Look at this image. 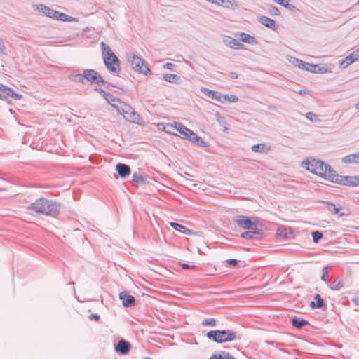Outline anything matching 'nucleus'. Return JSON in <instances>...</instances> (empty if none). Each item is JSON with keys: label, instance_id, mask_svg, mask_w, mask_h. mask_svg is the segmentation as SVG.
<instances>
[{"label": "nucleus", "instance_id": "4d7b16f0", "mask_svg": "<svg viewBox=\"0 0 359 359\" xmlns=\"http://www.w3.org/2000/svg\"><path fill=\"white\" fill-rule=\"evenodd\" d=\"M334 212L335 214H337V213L339 212V209H338L337 208H335V207H334Z\"/></svg>", "mask_w": 359, "mask_h": 359}, {"label": "nucleus", "instance_id": "a18cd8bd", "mask_svg": "<svg viewBox=\"0 0 359 359\" xmlns=\"http://www.w3.org/2000/svg\"><path fill=\"white\" fill-rule=\"evenodd\" d=\"M270 12H271V13H272L275 15H280V12L279 11V9L276 6H271V8H270Z\"/></svg>", "mask_w": 359, "mask_h": 359}, {"label": "nucleus", "instance_id": "6ab92c4d", "mask_svg": "<svg viewBox=\"0 0 359 359\" xmlns=\"http://www.w3.org/2000/svg\"><path fill=\"white\" fill-rule=\"evenodd\" d=\"M215 4L232 10H236L238 8V4L235 0H217Z\"/></svg>", "mask_w": 359, "mask_h": 359}, {"label": "nucleus", "instance_id": "2f4dec72", "mask_svg": "<svg viewBox=\"0 0 359 359\" xmlns=\"http://www.w3.org/2000/svg\"><path fill=\"white\" fill-rule=\"evenodd\" d=\"M308 324H309V323L307 320L302 319V318H294L292 320V325L294 327L298 328V329H300L301 327H302Z\"/></svg>", "mask_w": 359, "mask_h": 359}, {"label": "nucleus", "instance_id": "4be33fe9", "mask_svg": "<svg viewBox=\"0 0 359 359\" xmlns=\"http://www.w3.org/2000/svg\"><path fill=\"white\" fill-rule=\"evenodd\" d=\"M341 161L346 164H359V152L347 155Z\"/></svg>", "mask_w": 359, "mask_h": 359}, {"label": "nucleus", "instance_id": "13d9d810", "mask_svg": "<svg viewBox=\"0 0 359 359\" xmlns=\"http://www.w3.org/2000/svg\"><path fill=\"white\" fill-rule=\"evenodd\" d=\"M355 109L359 111V102L355 104Z\"/></svg>", "mask_w": 359, "mask_h": 359}, {"label": "nucleus", "instance_id": "5fc2aeb1", "mask_svg": "<svg viewBox=\"0 0 359 359\" xmlns=\"http://www.w3.org/2000/svg\"><path fill=\"white\" fill-rule=\"evenodd\" d=\"M230 77L232 79H237L238 78V74L234 72H231L230 73Z\"/></svg>", "mask_w": 359, "mask_h": 359}, {"label": "nucleus", "instance_id": "9b49d317", "mask_svg": "<svg viewBox=\"0 0 359 359\" xmlns=\"http://www.w3.org/2000/svg\"><path fill=\"white\" fill-rule=\"evenodd\" d=\"M359 60V49H357L352 53H351L348 56H346L344 60H342L340 62L341 69H345L351 64L356 62Z\"/></svg>", "mask_w": 359, "mask_h": 359}, {"label": "nucleus", "instance_id": "423d86ee", "mask_svg": "<svg viewBox=\"0 0 359 359\" xmlns=\"http://www.w3.org/2000/svg\"><path fill=\"white\" fill-rule=\"evenodd\" d=\"M233 221L241 229L252 231V232L258 230L259 222L257 218L250 219L244 215H237L233 218Z\"/></svg>", "mask_w": 359, "mask_h": 359}, {"label": "nucleus", "instance_id": "58836bf2", "mask_svg": "<svg viewBox=\"0 0 359 359\" xmlns=\"http://www.w3.org/2000/svg\"><path fill=\"white\" fill-rule=\"evenodd\" d=\"M202 325L204 326L210 325V326H215L216 325V320L214 318L210 319H205L202 322Z\"/></svg>", "mask_w": 359, "mask_h": 359}, {"label": "nucleus", "instance_id": "4c0bfd02", "mask_svg": "<svg viewBox=\"0 0 359 359\" xmlns=\"http://www.w3.org/2000/svg\"><path fill=\"white\" fill-rule=\"evenodd\" d=\"M313 242L318 243L322 238L323 234L320 231H315L312 233Z\"/></svg>", "mask_w": 359, "mask_h": 359}, {"label": "nucleus", "instance_id": "473e14b6", "mask_svg": "<svg viewBox=\"0 0 359 359\" xmlns=\"http://www.w3.org/2000/svg\"><path fill=\"white\" fill-rule=\"evenodd\" d=\"M163 79L168 83H177L180 78L173 74H165L163 75Z\"/></svg>", "mask_w": 359, "mask_h": 359}, {"label": "nucleus", "instance_id": "603ef678", "mask_svg": "<svg viewBox=\"0 0 359 359\" xmlns=\"http://www.w3.org/2000/svg\"><path fill=\"white\" fill-rule=\"evenodd\" d=\"M316 116V114H311V113L306 114L307 118L310 119L311 121H314Z\"/></svg>", "mask_w": 359, "mask_h": 359}, {"label": "nucleus", "instance_id": "a211bd4d", "mask_svg": "<svg viewBox=\"0 0 359 359\" xmlns=\"http://www.w3.org/2000/svg\"><path fill=\"white\" fill-rule=\"evenodd\" d=\"M201 92L209 98L220 102L222 94L219 92L214 91L206 88H201Z\"/></svg>", "mask_w": 359, "mask_h": 359}, {"label": "nucleus", "instance_id": "1a4fd4ad", "mask_svg": "<svg viewBox=\"0 0 359 359\" xmlns=\"http://www.w3.org/2000/svg\"><path fill=\"white\" fill-rule=\"evenodd\" d=\"M332 183L339 184L343 186L357 187L359 186V175L356 176H342L334 173Z\"/></svg>", "mask_w": 359, "mask_h": 359}, {"label": "nucleus", "instance_id": "3c124183", "mask_svg": "<svg viewBox=\"0 0 359 359\" xmlns=\"http://www.w3.org/2000/svg\"><path fill=\"white\" fill-rule=\"evenodd\" d=\"M6 50V47L3 43L2 39L0 38V53H4Z\"/></svg>", "mask_w": 359, "mask_h": 359}, {"label": "nucleus", "instance_id": "37998d69", "mask_svg": "<svg viewBox=\"0 0 359 359\" xmlns=\"http://www.w3.org/2000/svg\"><path fill=\"white\" fill-rule=\"evenodd\" d=\"M143 180H144V178L140 175L135 174L133 176V181L136 183H140V182H143Z\"/></svg>", "mask_w": 359, "mask_h": 359}, {"label": "nucleus", "instance_id": "864d4df0", "mask_svg": "<svg viewBox=\"0 0 359 359\" xmlns=\"http://www.w3.org/2000/svg\"><path fill=\"white\" fill-rule=\"evenodd\" d=\"M182 267L184 269H194L195 268V266H190L187 264H181Z\"/></svg>", "mask_w": 359, "mask_h": 359}, {"label": "nucleus", "instance_id": "f8f14e48", "mask_svg": "<svg viewBox=\"0 0 359 359\" xmlns=\"http://www.w3.org/2000/svg\"><path fill=\"white\" fill-rule=\"evenodd\" d=\"M223 43L227 47L234 50H243L244 49V45L239 41L228 36H225L223 39Z\"/></svg>", "mask_w": 359, "mask_h": 359}, {"label": "nucleus", "instance_id": "052dcab7", "mask_svg": "<svg viewBox=\"0 0 359 359\" xmlns=\"http://www.w3.org/2000/svg\"><path fill=\"white\" fill-rule=\"evenodd\" d=\"M357 4H359V0L358 1V3H357Z\"/></svg>", "mask_w": 359, "mask_h": 359}, {"label": "nucleus", "instance_id": "5701e85b", "mask_svg": "<svg viewBox=\"0 0 359 359\" xmlns=\"http://www.w3.org/2000/svg\"><path fill=\"white\" fill-rule=\"evenodd\" d=\"M116 170L121 177H126L130 174V167L123 163L117 164Z\"/></svg>", "mask_w": 359, "mask_h": 359}, {"label": "nucleus", "instance_id": "e433bc0d", "mask_svg": "<svg viewBox=\"0 0 359 359\" xmlns=\"http://www.w3.org/2000/svg\"><path fill=\"white\" fill-rule=\"evenodd\" d=\"M257 233V230L256 232H252V231H245L241 233V237L245 239H252L253 235Z\"/></svg>", "mask_w": 359, "mask_h": 359}, {"label": "nucleus", "instance_id": "2eb2a0df", "mask_svg": "<svg viewBox=\"0 0 359 359\" xmlns=\"http://www.w3.org/2000/svg\"><path fill=\"white\" fill-rule=\"evenodd\" d=\"M259 22L264 26L276 31L278 28L276 22L274 20L267 17V16H261L259 18Z\"/></svg>", "mask_w": 359, "mask_h": 359}, {"label": "nucleus", "instance_id": "a19ab883", "mask_svg": "<svg viewBox=\"0 0 359 359\" xmlns=\"http://www.w3.org/2000/svg\"><path fill=\"white\" fill-rule=\"evenodd\" d=\"M318 65L310 64V66L307 68L306 71L316 74L318 73L316 70L318 69Z\"/></svg>", "mask_w": 359, "mask_h": 359}, {"label": "nucleus", "instance_id": "dca6fc26", "mask_svg": "<svg viewBox=\"0 0 359 359\" xmlns=\"http://www.w3.org/2000/svg\"><path fill=\"white\" fill-rule=\"evenodd\" d=\"M177 122L173 123H158L157 127L159 130H162L168 133L175 135Z\"/></svg>", "mask_w": 359, "mask_h": 359}, {"label": "nucleus", "instance_id": "c85d7f7f", "mask_svg": "<svg viewBox=\"0 0 359 359\" xmlns=\"http://www.w3.org/2000/svg\"><path fill=\"white\" fill-rule=\"evenodd\" d=\"M238 100V98L237 96L232 95V94H228V95H221V103H233L236 102Z\"/></svg>", "mask_w": 359, "mask_h": 359}, {"label": "nucleus", "instance_id": "0eeeda50", "mask_svg": "<svg viewBox=\"0 0 359 359\" xmlns=\"http://www.w3.org/2000/svg\"><path fill=\"white\" fill-rule=\"evenodd\" d=\"M128 61L135 71L146 76L151 74L147 62L142 57L133 55L128 57Z\"/></svg>", "mask_w": 359, "mask_h": 359}, {"label": "nucleus", "instance_id": "c756f323", "mask_svg": "<svg viewBox=\"0 0 359 359\" xmlns=\"http://www.w3.org/2000/svg\"><path fill=\"white\" fill-rule=\"evenodd\" d=\"M85 69H83L81 74H73L71 75L70 79L74 82H79L83 85H85Z\"/></svg>", "mask_w": 359, "mask_h": 359}, {"label": "nucleus", "instance_id": "f3484780", "mask_svg": "<svg viewBox=\"0 0 359 359\" xmlns=\"http://www.w3.org/2000/svg\"><path fill=\"white\" fill-rule=\"evenodd\" d=\"M130 346H131L129 342L122 339L116 345L115 350L121 354H126L130 351Z\"/></svg>", "mask_w": 359, "mask_h": 359}, {"label": "nucleus", "instance_id": "393cba45", "mask_svg": "<svg viewBox=\"0 0 359 359\" xmlns=\"http://www.w3.org/2000/svg\"><path fill=\"white\" fill-rule=\"evenodd\" d=\"M252 150L255 153H266L271 150V147L266 144L261 143L253 145Z\"/></svg>", "mask_w": 359, "mask_h": 359}, {"label": "nucleus", "instance_id": "b1692460", "mask_svg": "<svg viewBox=\"0 0 359 359\" xmlns=\"http://www.w3.org/2000/svg\"><path fill=\"white\" fill-rule=\"evenodd\" d=\"M126 120L137 123V124H142L143 120L140 116V114H124L123 115Z\"/></svg>", "mask_w": 359, "mask_h": 359}, {"label": "nucleus", "instance_id": "ddd939ff", "mask_svg": "<svg viewBox=\"0 0 359 359\" xmlns=\"http://www.w3.org/2000/svg\"><path fill=\"white\" fill-rule=\"evenodd\" d=\"M114 108L117 112H135L130 105L121 101L120 99L116 101V104H114Z\"/></svg>", "mask_w": 359, "mask_h": 359}, {"label": "nucleus", "instance_id": "bb28decb", "mask_svg": "<svg viewBox=\"0 0 359 359\" xmlns=\"http://www.w3.org/2000/svg\"><path fill=\"white\" fill-rule=\"evenodd\" d=\"M291 62L294 66L303 70H307V68L310 66V63L295 57H293Z\"/></svg>", "mask_w": 359, "mask_h": 359}, {"label": "nucleus", "instance_id": "f257e3e1", "mask_svg": "<svg viewBox=\"0 0 359 359\" xmlns=\"http://www.w3.org/2000/svg\"><path fill=\"white\" fill-rule=\"evenodd\" d=\"M302 166L306 170L316 175L325 180L332 182L335 171L323 161L316 159L305 160Z\"/></svg>", "mask_w": 359, "mask_h": 359}, {"label": "nucleus", "instance_id": "a878e982", "mask_svg": "<svg viewBox=\"0 0 359 359\" xmlns=\"http://www.w3.org/2000/svg\"><path fill=\"white\" fill-rule=\"evenodd\" d=\"M62 22H76L78 20L74 17L69 16L65 13L57 11L55 19Z\"/></svg>", "mask_w": 359, "mask_h": 359}, {"label": "nucleus", "instance_id": "39448f33", "mask_svg": "<svg viewBox=\"0 0 359 359\" xmlns=\"http://www.w3.org/2000/svg\"><path fill=\"white\" fill-rule=\"evenodd\" d=\"M207 337L217 343L231 341L236 339V334L232 330H211Z\"/></svg>", "mask_w": 359, "mask_h": 359}, {"label": "nucleus", "instance_id": "9d476101", "mask_svg": "<svg viewBox=\"0 0 359 359\" xmlns=\"http://www.w3.org/2000/svg\"><path fill=\"white\" fill-rule=\"evenodd\" d=\"M22 97V95L15 93L12 88L0 83V99L7 100L11 97L15 100H19Z\"/></svg>", "mask_w": 359, "mask_h": 359}, {"label": "nucleus", "instance_id": "79ce46f5", "mask_svg": "<svg viewBox=\"0 0 359 359\" xmlns=\"http://www.w3.org/2000/svg\"><path fill=\"white\" fill-rule=\"evenodd\" d=\"M276 3L284 6L288 7L290 0H273Z\"/></svg>", "mask_w": 359, "mask_h": 359}, {"label": "nucleus", "instance_id": "ea45409f", "mask_svg": "<svg viewBox=\"0 0 359 359\" xmlns=\"http://www.w3.org/2000/svg\"><path fill=\"white\" fill-rule=\"evenodd\" d=\"M316 71L318 72V74H325L327 72H331V69H329L328 67L325 66L320 67V65L318 66V69Z\"/></svg>", "mask_w": 359, "mask_h": 359}, {"label": "nucleus", "instance_id": "6e6552de", "mask_svg": "<svg viewBox=\"0 0 359 359\" xmlns=\"http://www.w3.org/2000/svg\"><path fill=\"white\" fill-rule=\"evenodd\" d=\"M85 83H90L91 84H106V88H109V86H114L109 83L106 82L103 77L95 69H85Z\"/></svg>", "mask_w": 359, "mask_h": 359}, {"label": "nucleus", "instance_id": "8fccbe9b", "mask_svg": "<svg viewBox=\"0 0 359 359\" xmlns=\"http://www.w3.org/2000/svg\"><path fill=\"white\" fill-rule=\"evenodd\" d=\"M89 319L98 321L100 320V316L98 314H91L89 316Z\"/></svg>", "mask_w": 359, "mask_h": 359}, {"label": "nucleus", "instance_id": "20e7f679", "mask_svg": "<svg viewBox=\"0 0 359 359\" xmlns=\"http://www.w3.org/2000/svg\"><path fill=\"white\" fill-rule=\"evenodd\" d=\"M175 135L180 136L182 138L189 140L193 143H196L203 146H206L207 143L202 140L201 137L197 136L191 130L183 126L182 123L177 122Z\"/></svg>", "mask_w": 359, "mask_h": 359}, {"label": "nucleus", "instance_id": "cd10ccee", "mask_svg": "<svg viewBox=\"0 0 359 359\" xmlns=\"http://www.w3.org/2000/svg\"><path fill=\"white\" fill-rule=\"evenodd\" d=\"M241 41L243 42L249 43V44H255L257 43V39L255 36L250 35L245 32L241 33Z\"/></svg>", "mask_w": 359, "mask_h": 359}, {"label": "nucleus", "instance_id": "6e6d98bb", "mask_svg": "<svg viewBox=\"0 0 359 359\" xmlns=\"http://www.w3.org/2000/svg\"><path fill=\"white\" fill-rule=\"evenodd\" d=\"M286 8H289V9H291V10H293L295 8V6L290 4L288 7H286Z\"/></svg>", "mask_w": 359, "mask_h": 359}, {"label": "nucleus", "instance_id": "09e8293b", "mask_svg": "<svg viewBox=\"0 0 359 359\" xmlns=\"http://www.w3.org/2000/svg\"><path fill=\"white\" fill-rule=\"evenodd\" d=\"M96 91H97L100 94H101L103 97L104 96H109V93L104 91V90L102 89H100V88H96L95 89Z\"/></svg>", "mask_w": 359, "mask_h": 359}, {"label": "nucleus", "instance_id": "49530a36", "mask_svg": "<svg viewBox=\"0 0 359 359\" xmlns=\"http://www.w3.org/2000/svg\"><path fill=\"white\" fill-rule=\"evenodd\" d=\"M327 273H328V271H327V266H325L323 269V276L321 277V279L324 281H326V278L325 277L327 276Z\"/></svg>", "mask_w": 359, "mask_h": 359}, {"label": "nucleus", "instance_id": "c03bdc74", "mask_svg": "<svg viewBox=\"0 0 359 359\" xmlns=\"http://www.w3.org/2000/svg\"><path fill=\"white\" fill-rule=\"evenodd\" d=\"M226 264L231 266H236L238 265V260L236 259H229L226 260Z\"/></svg>", "mask_w": 359, "mask_h": 359}, {"label": "nucleus", "instance_id": "de8ad7c7", "mask_svg": "<svg viewBox=\"0 0 359 359\" xmlns=\"http://www.w3.org/2000/svg\"><path fill=\"white\" fill-rule=\"evenodd\" d=\"M175 67V65L171 63V62H167L165 63L164 65H163V67L165 69H169V70H172L173 68Z\"/></svg>", "mask_w": 359, "mask_h": 359}, {"label": "nucleus", "instance_id": "f704fd0d", "mask_svg": "<svg viewBox=\"0 0 359 359\" xmlns=\"http://www.w3.org/2000/svg\"><path fill=\"white\" fill-rule=\"evenodd\" d=\"M344 286V283L342 280H339L338 282L335 283L333 282L331 283L330 287L332 290H341Z\"/></svg>", "mask_w": 359, "mask_h": 359}, {"label": "nucleus", "instance_id": "4468645a", "mask_svg": "<svg viewBox=\"0 0 359 359\" xmlns=\"http://www.w3.org/2000/svg\"><path fill=\"white\" fill-rule=\"evenodd\" d=\"M34 7H36L35 10H37L39 12L43 13L46 16L52 19H55L57 11L53 10L49 7L42 4L34 6Z\"/></svg>", "mask_w": 359, "mask_h": 359}, {"label": "nucleus", "instance_id": "412c9836", "mask_svg": "<svg viewBox=\"0 0 359 359\" xmlns=\"http://www.w3.org/2000/svg\"><path fill=\"white\" fill-rule=\"evenodd\" d=\"M119 297L123 301V304L126 307L135 304V297L132 295H128L126 292H121L119 294Z\"/></svg>", "mask_w": 359, "mask_h": 359}, {"label": "nucleus", "instance_id": "72a5a7b5", "mask_svg": "<svg viewBox=\"0 0 359 359\" xmlns=\"http://www.w3.org/2000/svg\"><path fill=\"white\" fill-rule=\"evenodd\" d=\"M209 359H236L229 353H224L223 355L213 354Z\"/></svg>", "mask_w": 359, "mask_h": 359}, {"label": "nucleus", "instance_id": "c9c22d12", "mask_svg": "<svg viewBox=\"0 0 359 359\" xmlns=\"http://www.w3.org/2000/svg\"><path fill=\"white\" fill-rule=\"evenodd\" d=\"M104 99L107 102L114 107V104H116V101L118 100L112 94L109 93V96H104Z\"/></svg>", "mask_w": 359, "mask_h": 359}, {"label": "nucleus", "instance_id": "7c9ffc66", "mask_svg": "<svg viewBox=\"0 0 359 359\" xmlns=\"http://www.w3.org/2000/svg\"><path fill=\"white\" fill-rule=\"evenodd\" d=\"M314 299L316 301V303L315 302H311L310 303V306L311 308H322L324 305V301L321 298L320 295L318 294H316Z\"/></svg>", "mask_w": 359, "mask_h": 359}, {"label": "nucleus", "instance_id": "aec40b11", "mask_svg": "<svg viewBox=\"0 0 359 359\" xmlns=\"http://www.w3.org/2000/svg\"><path fill=\"white\" fill-rule=\"evenodd\" d=\"M170 225L174 229H175L176 231L184 234V235H188V236H192V235H194L195 233L193 232L191 229L187 228L186 226H184V225H182L179 223H176V222H170Z\"/></svg>", "mask_w": 359, "mask_h": 359}, {"label": "nucleus", "instance_id": "bf43d9fd", "mask_svg": "<svg viewBox=\"0 0 359 359\" xmlns=\"http://www.w3.org/2000/svg\"><path fill=\"white\" fill-rule=\"evenodd\" d=\"M9 112H10V113H12V112H13V110H12L11 109H9Z\"/></svg>", "mask_w": 359, "mask_h": 359}, {"label": "nucleus", "instance_id": "7ed1b4c3", "mask_svg": "<svg viewBox=\"0 0 359 359\" xmlns=\"http://www.w3.org/2000/svg\"><path fill=\"white\" fill-rule=\"evenodd\" d=\"M100 46L104 65L111 73L118 74L121 71L119 59L104 42L102 41Z\"/></svg>", "mask_w": 359, "mask_h": 359}, {"label": "nucleus", "instance_id": "f03ea898", "mask_svg": "<svg viewBox=\"0 0 359 359\" xmlns=\"http://www.w3.org/2000/svg\"><path fill=\"white\" fill-rule=\"evenodd\" d=\"M28 210L46 215H56L60 211V205L45 198L36 199L28 208Z\"/></svg>", "mask_w": 359, "mask_h": 359}]
</instances>
